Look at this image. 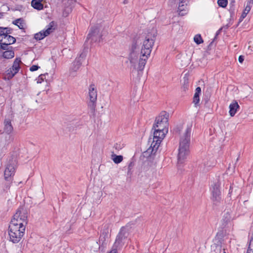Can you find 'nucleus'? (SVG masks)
Returning <instances> with one entry per match:
<instances>
[{
    "label": "nucleus",
    "instance_id": "11",
    "mask_svg": "<svg viewBox=\"0 0 253 253\" xmlns=\"http://www.w3.org/2000/svg\"><path fill=\"white\" fill-rule=\"evenodd\" d=\"M54 26V22L49 23L47 26V28L45 31H42L35 34L34 38L37 41L42 40L44 38L49 35L51 32Z\"/></svg>",
    "mask_w": 253,
    "mask_h": 253
},
{
    "label": "nucleus",
    "instance_id": "18",
    "mask_svg": "<svg viewBox=\"0 0 253 253\" xmlns=\"http://www.w3.org/2000/svg\"><path fill=\"white\" fill-rule=\"evenodd\" d=\"M152 139L153 140L151 142L150 147L147 150V152H149L151 150V153H152L153 152L155 153L158 150L161 141H160V139H153V138Z\"/></svg>",
    "mask_w": 253,
    "mask_h": 253
},
{
    "label": "nucleus",
    "instance_id": "31",
    "mask_svg": "<svg viewBox=\"0 0 253 253\" xmlns=\"http://www.w3.org/2000/svg\"><path fill=\"white\" fill-rule=\"evenodd\" d=\"M4 28H5L4 31V34L2 36L4 39H5V37H7V36H9V34L12 33V29L8 27H4Z\"/></svg>",
    "mask_w": 253,
    "mask_h": 253
},
{
    "label": "nucleus",
    "instance_id": "39",
    "mask_svg": "<svg viewBox=\"0 0 253 253\" xmlns=\"http://www.w3.org/2000/svg\"><path fill=\"white\" fill-rule=\"evenodd\" d=\"M40 68V67L38 65H32L30 68V71L31 72L36 71L38 70Z\"/></svg>",
    "mask_w": 253,
    "mask_h": 253
},
{
    "label": "nucleus",
    "instance_id": "53",
    "mask_svg": "<svg viewBox=\"0 0 253 253\" xmlns=\"http://www.w3.org/2000/svg\"><path fill=\"white\" fill-rule=\"evenodd\" d=\"M244 11L247 12V14H248L249 13V12L250 11V10H247V9L245 8V10H244Z\"/></svg>",
    "mask_w": 253,
    "mask_h": 253
},
{
    "label": "nucleus",
    "instance_id": "37",
    "mask_svg": "<svg viewBox=\"0 0 253 253\" xmlns=\"http://www.w3.org/2000/svg\"><path fill=\"white\" fill-rule=\"evenodd\" d=\"M230 218L231 217L230 216V214H229L228 212H227L224 214L222 220L225 223H227L230 220Z\"/></svg>",
    "mask_w": 253,
    "mask_h": 253
},
{
    "label": "nucleus",
    "instance_id": "9",
    "mask_svg": "<svg viewBox=\"0 0 253 253\" xmlns=\"http://www.w3.org/2000/svg\"><path fill=\"white\" fill-rule=\"evenodd\" d=\"M102 35L99 34V28L98 26H92L86 37V42L90 40L91 42H100Z\"/></svg>",
    "mask_w": 253,
    "mask_h": 253
},
{
    "label": "nucleus",
    "instance_id": "10",
    "mask_svg": "<svg viewBox=\"0 0 253 253\" xmlns=\"http://www.w3.org/2000/svg\"><path fill=\"white\" fill-rule=\"evenodd\" d=\"M211 199L214 204L216 205L221 201V191L220 190V183L217 182L215 183L211 188Z\"/></svg>",
    "mask_w": 253,
    "mask_h": 253
},
{
    "label": "nucleus",
    "instance_id": "26",
    "mask_svg": "<svg viewBox=\"0 0 253 253\" xmlns=\"http://www.w3.org/2000/svg\"><path fill=\"white\" fill-rule=\"evenodd\" d=\"M112 159L115 164L120 163L123 160V157L122 155H112Z\"/></svg>",
    "mask_w": 253,
    "mask_h": 253
},
{
    "label": "nucleus",
    "instance_id": "44",
    "mask_svg": "<svg viewBox=\"0 0 253 253\" xmlns=\"http://www.w3.org/2000/svg\"><path fill=\"white\" fill-rule=\"evenodd\" d=\"M244 60V56L243 55H240L239 57L238 61L240 63H242Z\"/></svg>",
    "mask_w": 253,
    "mask_h": 253
},
{
    "label": "nucleus",
    "instance_id": "32",
    "mask_svg": "<svg viewBox=\"0 0 253 253\" xmlns=\"http://www.w3.org/2000/svg\"><path fill=\"white\" fill-rule=\"evenodd\" d=\"M2 39H0V49L2 50H8L10 48H8V44L5 42H2Z\"/></svg>",
    "mask_w": 253,
    "mask_h": 253
},
{
    "label": "nucleus",
    "instance_id": "45",
    "mask_svg": "<svg viewBox=\"0 0 253 253\" xmlns=\"http://www.w3.org/2000/svg\"><path fill=\"white\" fill-rule=\"evenodd\" d=\"M17 26L20 29H24V23L23 22L20 21L19 23V25H18Z\"/></svg>",
    "mask_w": 253,
    "mask_h": 253
},
{
    "label": "nucleus",
    "instance_id": "42",
    "mask_svg": "<svg viewBox=\"0 0 253 253\" xmlns=\"http://www.w3.org/2000/svg\"><path fill=\"white\" fill-rule=\"evenodd\" d=\"M134 166V163L133 162H130L128 166V170L129 171L132 169V167Z\"/></svg>",
    "mask_w": 253,
    "mask_h": 253
},
{
    "label": "nucleus",
    "instance_id": "36",
    "mask_svg": "<svg viewBox=\"0 0 253 253\" xmlns=\"http://www.w3.org/2000/svg\"><path fill=\"white\" fill-rule=\"evenodd\" d=\"M189 87V83L187 79H184V84L182 86V89L184 91H186L188 89Z\"/></svg>",
    "mask_w": 253,
    "mask_h": 253
},
{
    "label": "nucleus",
    "instance_id": "20",
    "mask_svg": "<svg viewBox=\"0 0 253 253\" xmlns=\"http://www.w3.org/2000/svg\"><path fill=\"white\" fill-rule=\"evenodd\" d=\"M43 0H32L31 5L37 10H41L43 8V5L42 2Z\"/></svg>",
    "mask_w": 253,
    "mask_h": 253
},
{
    "label": "nucleus",
    "instance_id": "29",
    "mask_svg": "<svg viewBox=\"0 0 253 253\" xmlns=\"http://www.w3.org/2000/svg\"><path fill=\"white\" fill-rule=\"evenodd\" d=\"M5 39H6L5 42L7 43L8 45L13 44L16 42L15 38L10 35L5 37Z\"/></svg>",
    "mask_w": 253,
    "mask_h": 253
},
{
    "label": "nucleus",
    "instance_id": "56",
    "mask_svg": "<svg viewBox=\"0 0 253 253\" xmlns=\"http://www.w3.org/2000/svg\"><path fill=\"white\" fill-rule=\"evenodd\" d=\"M151 139H152L151 138H149V142H151Z\"/></svg>",
    "mask_w": 253,
    "mask_h": 253
},
{
    "label": "nucleus",
    "instance_id": "2",
    "mask_svg": "<svg viewBox=\"0 0 253 253\" xmlns=\"http://www.w3.org/2000/svg\"><path fill=\"white\" fill-rule=\"evenodd\" d=\"M155 37V34H153V36L148 35L145 37H144V40L142 41L143 45L141 49V56L139 59L137 68L138 71H141L144 69L148 57L151 52Z\"/></svg>",
    "mask_w": 253,
    "mask_h": 253
},
{
    "label": "nucleus",
    "instance_id": "13",
    "mask_svg": "<svg viewBox=\"0 0 253 253\" xmlns=\"http://www.w3.org/2000/svg\"><path fill=\"white\" fill-rule=\"evenodd\" d=\"M82 65V62L80 58H76L74 61L72 63V65L69 70V75L72 77L76 76V72L80 69Z\"/></svg>",
    "mask_w": 253,
    "mask_h": 253
},
{
    "label": "nucleus",
    "instance_id": "12",
    "mask_svg": "<svg viewBox=\"0 0 253 253\" xmlns=\"http://www.w3.org/2000/svg\"><path fill=\"white\" fill-rule=\"evenodd\" d=\"M169 114L163 111L160 113L158 117H156L155 122L157 123V124H160L164 125V126L166 127L167 126H169Z\"/></svg>",
    "mask_w": 253,
    "mask_h": 253
},
{
    "label": "nucleus",
    "instance_id": "24",
    "mask_svg": "<svg viewBox=\"0 0 253 253\" xmlns=\"http://www.w3.org/2000/svg\"><path fill=\"white\" fill-rule=\"evenodd\" d=\"M164 131H159L158 130H154L153 133V139H160V141L165 137L167 133L164 132Z\"/></svg>",
    "mask_w": 253,
    "mask_h": 253
},
{
    "label": "nucleus",
    "instance_id": "7",
    "mask_svg": "<svg viewBox=\"0 0 253 253\" xmlns=\"http://www.w3.org/2000/svg\"><path fill=\"white\" fill-rule=\"evenodd\" d=\"M10 224L17 225L21 227L22 226L25 227L27 224V215L26 212L23 210L18 209L14 214Z\"/></svg>",
    "mask_w": 253,
    "mask_h": 253
},
{
    "label": "nucleus",
    "instance_id": "46",
    "mask_svg": "<svg viewBox=\"0 0 253 253\" xmlns=\"http://www.w3.org/2000/svg\"><path fill=\"white\" fill-rule=\"evenodd\" d=\"M4 27H0V36H2L4 34Z\"/></svg>",
    "mask_w": 253,
    "mask_h": 253
},
{
    "label": "nucleus",
    "instance_id": "3",
    "mask_svg": "<svg viewBox=\"0 0 253 253\" xmlns=\"http://www.w3.org/2000/svg\"><path fill=\"white\" fill-rule=\"evenodd\" d=\"M227 239L226 231L223 229L219 230L213 239L210 253H222V245Z\"/></svg>",
    "mask_w": 253,
    "mask_h": 253
},
{
    "label": "nucleus",
    "instance_id": "17",
    "mask_svg": "<svg viewBox=\"0 0 253 253\" xmlns=\"http://www.w3.org/2000/svg\"><path fill=\"white\" fill-rule=\"evenodd\" d=\"M13 130V127L11 120L9 119H5L4 121V131L9 135Z\"/></svg>",
    "mask_w": 253,
    "mask_h": 253
},
{
    "label": "nucleus",
    "instance_id": "14",
    "mask_svg": "<svg viewBox=\"0 0 253 253\" xmlns=\"http://www.w3.org/2000/svg\"><path fill=\"white\" fill-rule=\"evenodd\" d=\"M109 226L106 224L104 226V228L102 230L99 237V244H101L102 246L107 244V241L109 237Z\"/></svg>",
    "mask_w": 253,
    "mask_h": 253
},
{
    "label": "nucleus",
    "instance_id": "51",
    "mask_svg": "<svg viewBox=\"0 0 253 253\" xmlns=\"http://www.w3.org/2000/svg\"><path fill=\"white\" fill-rule=\"evenodd\" d=\"M128 2V0H124L123 3L124 4H127Z\"/></svg>",
    "mask_w": 253,
    "mask_h": 253
},
{
    "label": "nucleus",
    "instance_id": "30",
    "mask_svg": "<svg viewBox=\"0 0 253 253\" xmlns=\"http://www.w3.org/2000/svg\"><path fill=\"white\" fill-rule=\"evenodd\" d=\"M194 41L197 44H200V43L203 42V40L201 35L200 34H197L195 36L194 38Z\"/></svg>",
    "mask_w": 253,
    "mask_h": 253
},
{
    "label": "nucleus",
    "instance_id": "15",
    "mask_svg": "<svg viewBox=\"0 0 253 253\" xmlns=\"http://www.w3.org/2000/svg\"><path fill=\"white\" fill-rule=\"evenodd\" d=\"M16 164L17 162L15 158H12L9 160L8 163L6 166L5 170L15 173Z\"/></svg>",
    "mask_w": 253,
    "mask_h": 253
},
{
    "label": "nucleus",
    "instance_id": "50",
    "mask_svg": "<svg viewBox=\"0 0 253 253\" xmlns=\"http://www.w3.org/2000/svg\"><path fill=\"white\" fill-rule=\"evenodd\" d=\"M245 8L247 9V10H249L250 11L251 6H250V5H246Z\"/></svg>",
    "mask_w": 253,
    "mask_h": 253
},
{
    "label": "nucleus",
    "instance_id": "48",
    "mask_svg": "<svg viewBox=\"0 0 253 253\" xmlns=\"http://www.w3.org/2000/svg\"><path fill=\"white\" fill-rule=\"evenodd\" d=\"M247 15V12L243 11L240 18H244Z\"/></svg>",
    "mask_w": 253,
    "mask_h": 253
},
{
    "label": "nucleus",
    "instance_id": "28",
    "mask_svg": "<svg viewBox=\"0 0 253 253\" xmlns=\"http://www.w3.org/2000/svg\"><path fill=\"white\" fill-rule=\"evenodd\" d=\"M247 253H253V234H252L251 236Z\"/></svg>",
    "mask_w": 253,
    "mask_h": 253
},
{
    "label": "nucleus",
    "instance_id": "23",
    "mask_svg": "<svg viewBox=\"0 0 253 253\" xmlns=\"http://www.w3.org/2000/svg\"><path fill=\"white\" fill-rule=\"evenodd\" d=\"M20 58H16L13 62V65L11 67L13 71H15V73H18L20 68V64L21 63Z\"/></svg>",
    "mask_w": 253,
    "mask_h": 253
},
{
    "label": "nucleus",
    "instance_id": "52",
    "mask_svg": "<svg viewBox=\"0 0 253 253\" xmlns=\"http://www.w3.org/2000/svg\"><path fill=\"white\" fill-rule=\"evenodd\" d=\"M3 16V14L2 12H0V18H1Z\"/></svg>",
    "mask_w": 253,
    "mask_h": 253
},
{
    "label": "nucleus",
    "instance_id": "16",
    "mask_svg": "<svg viewBox=\"0 0 253 253\" xmlns=\"http://www.w3.org/2000/svg\"><path fill=\"white\" fill-rule=\"evenodd\" d=\"M240 109V106L236 100H234L229 105V114L231 117L235 116L238 110Z\"/></svg>",
    "mask_w": 253,
    "mask_h": 253
},
{
    "label": "nucleus",
    "instance_id": "22",
    "mask_svg": "<svg viewBox=\"0 0 253 253\" xmlns=\"http://www.w3.org/2000/svg\"><path fill=\"white\" fill-rule=\"evenodd\" d=\"M201 92V88L200 87H197L195 89V92L193 97V103L195 105H197L200 101V94Z\"/></svg>",
    "mask_w": 253,
    "mask_h": 253
},
{
    "label": "nucleus",
    "instance_id": "47",
    "mask_svg": "<svg viewBox=\"0 0 253 253\" xmlns=\"http://www.w3.org/2000/svg\"><path fill=\"white\" fill-rule=\"evenodd\" d=\"M253 3V0H248L247 1L246 5H250V6H252V5Z\"/></svg>",
    "mask_w": 253,
    "mask_h": 253
},
{
    "label": "nucleus",
    "instance_id": "54",
    "mask_svg": "<svg viewBox=\"0 0 253 253\" xmlns=\"http://www.w3.org/2000/svg\"><path fill=\"white\" fill-rule=\"evenodd\" d=\"M62 195H63V198H65V196H66V194H65V193H63V194H62Z\"/></svg>",
    "mask_w": 253,
    "mask_h": 253
},
{
    "label": "nucleus",
    "instance_id": "27",
    "mask_svg": "<svg viewBox=\"0 0 253 253\" xmlns=\"http://www.w3.org/2000/svg\"><path fill=\"white\" fill-rule=\"evenodd\" d=\"M6 76L8 79H12L16 74L15 71H13L11 68H10L6 71Z\"/></svg>",
    "mask_w": 253,
    "mask_h": 253
},
{
    "label": "nucleus",
    "instance_id": "40",
    "mask_svg": "<svg viewBox=\"0 0 253 253\" xmlns=\"http://www.w3.org/2000/svg\"><path fill=\"white\" fill-rule=\"evenodd\" d=\"M118 250H120V249L116 248L114 247V245H113L112 250L109 253H118Z\"/></svg>",
    "mask_w": 253,
    "mask_h": 253
},
{
    "label": "nucleus",
    "instance_id": "21",
    "mask_svg": "<svg viewBox=\"0 0 253 253\" xmlns=\"http://www.w3.org/2000/svg\"><path fill=\"white\" fill-rule=\"evenodd\" d=\"M9 49L2 52V57L4 58L9 59L14 57V52L12 50V47L10 46Z\"/></svg>",
    "mask_w": 253,
    "mask_h": 253
},
{
    "label": "nucleus",
    "instance_id": "57",
    "mask_svg": "<svg viewBox=\"0 0 253 253\" xmlns=\"http://www.w3.org/2000/svg\"><path fill=\"white\" fill-rule=\"evenodd\" d=\"M121 148H120V147H119V146H117V149H121Z\"/></svg>",
    "mask_w": 253,
    "mask_h": 253
},
{
    "label": "nucleus",
    "instance_id": "8",
    "mask_svg": "<svg viewBox=\"0 0 253 253\" xmlns=\"http://www.w3.org/2000/svg\"><path fill=\"white\" fill-rule=\"evenodd\" d=\"M89 101L88 102V107L92 113L95 111L97 100V91L94 85L90 84L89 88Z\"/></svg>",
    "mask_w": 253,
    "mask_h": 253
},
{
    "label": "nucleus",
    "instance_id": "25",
    "mask_svg": "<svg viewBox=\"0 0 253 253\" xmlns=\"http://www.w3.org/2000/svg\"><path fill=\"white\" fill-rule=\"evenodd\" d=\"M15 173L4 170V178L6 181H12L13 177Z\"/></svg>",
    "mask_w": 253,
    "mask_h": 253
},
{
    "label": "nucleus",
    "instance_id": "38",
    "mask_svg": "<svg viewBox=\"0 0 253 253\" xmlns=\"http://www.w3.org/2000/svg\"><path fill=\"white\" fill-rule=\"evenodd\" d=\"M5 139L7 141V144H8L14 140V137L12 135H7L5 137Z\"/></svg>",
    "mask_w": 253,
    "mask_h": 253
},
{
    "label": "nucleus",
    "instance_id": "41",
    "mask_svg": "<svg viewBox=\"0 0 253 253\" xmlns=\"http://www.w3.org/2000/svg\"><path fill=\"white\" fill-rule=\"evenodd\" d=\"M21 21V22H23V20L22 18H19V19H17L14 21H13L12 22V23L15 25H18V23H20V22Z\"/></svg>",
    "mask_w": 253,
    "mask_h": 253
},
{
    "label": "nucleus",
    "instance_id": "43",
    "mask_svg": "<svg viewBox=\"0 0 253 253\" xmlns=\"http://www.w3.org/2000/svg\"><path fill=\"white\" fill-rule=\"evenodd\" d=\"M232 192H233V188H232V186L231 185L230 186V188H229V192H228V196L229 197L231 198Z\"/></svg>",
    "mask_w": 253,
    "mask_h": 253
},
{
    "label": "nucleus",
    "instance_id": "19",
    "mask_svg": "<svg viewBox=\"0 0 253 253\" xmlns=\"http://www.w3.org/2000/svg\"><path fill=\"white\" fill-rule=\"evenodd\" d=\"M164 125L158 124L155 123L153 126L152 129H154L155 130H158L159 131H164V132L167 133L168 132V126L164 127Z\"/></svg>",
    "mask_w": 253,
    "mask_h": 253
},
{
    "label": "nucleus",
    "instance_id": "1",
    "mask_svg": "<svg viewBox=\"0 0 253 253\" xmlns=\"http://www.w3.org/2000/svg\"><path fill=\"white\" fill-rule=\"evenodd\" d=\"M191 132V126H187L185 133L181 137L177 156L178 165L183 164L190 153Z\"/></svg>",
    "mask_w": 253,
    "mask_h": 253
},
{
    "label": "nucleus",
    "instance_id": "35",
    "mask_svg": "<svg viewBox=\"0 0 253 253\" xmlns=\"http://www.w3.org/2000/svg\"><path fill=\"white\" fill-rule=\"evenodd\" d=\"M12 181H6L4 183V185L3 187V190L4 191H7L8 190L11 186V184L12 183Z\"/></svg>",
    "mask_w": 253,
    "mask_h": 253
},
{
    "label": "nucleus",
    "instance_id": "55",
    "mask_svg": "<svg viewBox=\"0 0 253 253\" xmlns=\"http://www.w3.org/2000/svg\"><path fill=\"white\" fill-rule=\"evenodd\" d=\"M118 144H116L115 145V146H114V147L116 148V149H117V146H118Z\"/></svg>",
    "mask_w": 253,
    "mask_h": 253
},
{
    "label": "nucleus",
    "instance_id": "49",
    "mask_svg": "<svg viewBox=\"0 0 253 253\" xmlns=\"http://www.w3.org/2000/svg\"><path fill=\"white\" fill-rule=\"evenodd\" d=\"M222 29V28H220V29H219V30L216 32V35H218V34L221 32V31Z\"/></svg>",
    "mask_w": 253,
    "mask_h": 253
},
{
    "label": "nucleus",
    "instance_id": "33",
    "mask_svg": "<svg viewBox=\"0 0 253 253\" xmlns=\"http://www.w3.org/2000/svg\"><path fill=\"white\" fill-rule=\"evenodd\" d=\"M228 3V1L227 0H218L217 4L218 5L223 8L225 7Z\"/></svg>",
    "mask_w": 253,
    "mask_h": 253
},
{
    "label": "nucleus",
    "instance_id": "6",
    "mask_svg": "<svg viewBox=\"0 0 253 253\" xmlns=\"http://www.w3.org/2000/svg\"><path fill=\"white\" fill-rule=\"evenodd\" d=\"M143 40L144 36H142L135 37L132 41L129 54V61L133 66H135L138 58V55H136L135 51L138 48L139 44H141Z\"/></svg>",
    "mask_w": 253,
    "mask_h": 253
},
{
    "label": "nucleus",
    "instance_id": "34",
    "mask_svg": "<svg viewBox=\"0 0 253 253\" xmlns=\"http://www.w3.org/2000/svg\"><path fill=\"white\" fill-rule=\"evenodd\" d=\"M47 75V74H41L40 75L38 78L36 79L37 82L38 84L42 83L44 80L45 79V75Z\"/></svg>",
    "mask_w": 253,
    "mask_h": 253
},
{
    "label": "nucleus",
    "instance_id": "5",
    "mask_svg": "<svg viewBox=\"0 0 253 253\" xmlns=\"http://www.w3.org/2000/svg\"><path fill=\"white\" fill-rule=\"evenodd\" d=\"M131 225L130 223H128L125 226L121 228L113 245L115 247L121 249L124 245L131 228Z\"/></svg>",
    "mask_w": 253,
    "mask_h": 253
},
{
    "label": "nucleus",
    "instance_id": "4",
    "mask_svg": "<svg viewBox=\"0 0 253 253\" xmlns=\"http://www.w3.org/2000/svg\"><path fill=\"white\" fill-rule=\"evenodd\" d=\"M25 231V227H21L17 225L9 224L8 227V235L9 241L13 243H18L23 237Z\"/></svg>",
    "mask_w": 253,
    "mask_h": 253
},
{
    "label": "nucleus",
    "instance_id": "58",
    "mask_svg": "<svg viewBox=\"0 0 253 253\" xmlns=\"http://www.w3.org/2000/svg\"><path fill=\"white\" fill-rule=\"evenodd\" d=\"M223 253H226V252H225V250L224 249H223Z\"/></svg>",
    "mask_w": 253,
    "mask_h": 253
}]
</instances>
